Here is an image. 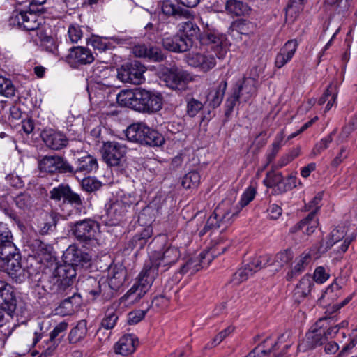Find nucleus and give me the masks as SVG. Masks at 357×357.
I'll use <instances>...</instances> for the list:
<instances>
[{"instance_id": "nucleus-1", "label": "nucleus", "mask_w": 357, "mask_h": 357, "mask_svg": "<svg viewBox=\"0 0 357 357\" xmlns=\"http://www.w3.org/2000/svg\"><path fill=\"white\" fill-rule=\"evenodd\" d=\"M116 100L121 105L146 114L160 111L163 105V97L160 93L141 87L121 91Z\"/></svg>"}, {"instance_id": "nucleus-2", "label": "nucleus", "mask_w": 357, "mask_h": 357, "mask_svg": "<svg viewBox=\"0 0 357 357\" xmlns=\"http://www.w3.org/2000/svg\"><path fill=\"white\" fill-rule=\"evenodd\" d=\"M76 275L71 265H59L50 274H43L38 285L49 294L62 296L70 289Z\"/></svg>"}, {"instance_id": "nucleus-3", "label": "nucleus", "mask_w": 357, "mask_h": 357, "mask_svg": "<svg viewBox=\"0 0 357 357\" xmlns=\"http://www.w3.org/2000/svg\"><path fill=\"white\" fill-rule=\"evenodd\" d=\"M257 80L252 77H244L238 81L228 93L225 102V115L229 117L237 105L248 102L257 94Z\"/></svg>"}, {"instance_id": "nucleus-4", "label": "nucleus", "mask_w": 357, "mask_h": 357, "mask_svg": "<svg viewBox=\"0 0 357 357\" xmlns=\"http://www.w3.org/2000/svg\"><path fill=\"white\" fill-rule=\"evenodd\" d=\"M126 135L130 142L153 147L161 146L165 143V138L162 134L142 123H133L128 126Z\"/></svg>"}, {"instance_id": "nucleus-5", "label": "nucleus", "mask_w": 357, "mask_h": 357, "mask_svg": "<svg viewBox=\"0 0 357 357\" xmlns=\"http://www.w3.org/2000/svg\"><path fill=\"white\" fill-rule=\"evenodd\" d=\"M7 250L0 256L2 266L13 281L20 284L26 278L25 268L21 263L20 252L15 245L8 247Z\"/></svg>"}, {"instance_id": "nucleus-6", "label": "nucleus", "mask_w": 357, "mask_h": 357, "mask_svg": "<svg viewBox=\"0 0 357 357\" xmlns=\"http://www.w3.org/2000/svg\"><path fill=\"white\" fill-rule=\"evenodd\" d=\"M181 257L179 248L176 245H166L162 250L155 252L150 258V263L145 264V267L149 271H156V276L158 275L160 268L161 271H167L174 265Z\"/></svg>"}, {"instance_id": "nucleus-7", "label": "nucleus", "mask_w": 357, "mask_h": 357, "mask_svg": "<svg viewBox=\"0 0 357 357\" xmlns=\"http://www.w3.org/2000/svg\"><path fill=\"white\" fill-rule=\"evenodd\" d=\"M213 244L208 249L201 252L198 257L191 258L183 264L180 269L182 274L190 272L195 273L201 267L208 266L214 257L225 252L227 245H222V241H213Z\"/></svg>"}, {"instance_id": "nucleus-8", "label": "nucleus", "mask_w": 357, "mask_h": 357, "mask_svg": "<svg viewBox=\"0 0 357 357\" xmlns=\"http://www.w3.org/2000/svg\"><path fill=\"white\" fill-rule=\"evenodd\" d=\"M229 202H222L214 210L212 215L208 218L204 227L199 233L200 236L208 231L222 228L225 230L232 223V218L236 213L231 211L228 207Z\"/></svg>"}, {"instance_id": "nucleus-9", "label": "nucleus", "mask_w": 357, "mask_h": 357, "mask_svg": "<svg viewBox=\"0 0 357 357\" xmlns=\"http://www.w3.org/2000/svg\"><path fill=\"white\" fill-rule=\"evenodd\" d=\"M156 277V271L154 272L153 270L151 272L144 266L138 276L137 282L121 299L130 300L131 303L137 302L149 291Z\"/></svg>"}, {"instance_id": "nucleus-10", "label": "nucleus", "mask_w": 357, "mask_h": 357, "mask_svg": "<svg viewBox=\"0 0 357 357\" xmlns=\"http://www.w3.org/2000/svg\"><path fill=\"white\" fill-rule=\"evenodd\" d=\"M38 167L40 172L50 174H68L73 172V166L64 157L59 155L43 156L38 160Z\"/></svg>"}, {"instance_id": "nucleus-11", "label": "nucleus", "mask_w": 357, "mask_h": 357, "mask_svg": "<svg viewBox=\"0 0 357 357\" xmlns=\"http://www.w3.org/2000/svg\"><path fill=\"white\" fill-rule=\"evenodd\" d=\"M50 198L56 202L63 200V204H69L74 206L76 214L80 215L83 206V200L81 196L73 191L68 184L61 183L50 191Z\"/></svg>"}, {"instance_id": "nucleus-12", "label": "nucleus", "mask_w": 357, "mask_h": 357, "mask_svg": "<svg viewBox=\"0 0 357 357\" xmlns=\"http://www.w3.org/2000/svg\"><path fill=\"white\" fill-rule=\"evenodd\" d=\"M70 231L77 241L89 244L95 239L98 223L90 218L78 220L70 225Z\"/></svg>"}, {"instance_id": "nucleus-13", "label": "nucleus", "mask_w": 357, "mask_h": 357, "mask_svg": "<svg viewBox=\"0 0 357 357\" xmlns=\"http://www.w3.org/2000/svg\"><path fill=\"white\" fill-rule=\"evenodd\" d=\"M144 66L137 61L126 63L117 69V77L122 82L140 84L145 80Z\"/></svg>"}, {"instance_id": "nucleus-14", "label": "nucleus", "mask_w": 357, "mask_h": 357, "mask_svg": "<svg viewBox=\"0 0 357 357\" xmlns=\"http://www.w3.org/2000/svg\"><path fill=\"white\" fill-rule=\"evenodd\" d=\"M43 18L36 13L31 11L14 10L9 18L11 25L17 26L24 30L30 31L38 29Z\"/></svg>"}, {"instance_id": "nucleus-15", "label": "nucleus", "mask_w": 357, "mask_h": 357, "mask_svg": "<svg viewBox=\"0 0 357 357\" xmlns=\"http://www.w3.org/2000/svg\"><path fill=\"white\" fill-rule=\"evenodd\" d=\"M79 285L86 294L92 296L93 300L101 296L103 301H108L113 297L112 291H107L108 286L105 281L101 282V280L90 276L83 280Z\"/></svg>"}, {"instance_id": "nucleus-16", "label": "nucleus", "mask_w": 357, "mask_h": 357, "mask_svg": "<svg viewBox=\"0 0 357 357\" xmlns=\"http://www.w3.org/2000/svg\"><path fill=\"white\" fill-rule=\"evenodd\" d=\"M126 148L117 142H107L104 143L102 148V157L103 160L111 167L119 166L124 158Z\"/></svg>"}, {"instance_id": "nucleus-17", "label": "nucleus", "mask_w": 357, "mask_h": 357, "mask_svg": "<svg viewBox=\"0 0 357 357\" xmlns=\"http://www.w3.org/2000/svg\"><path fill=\"white\" fill-rule=\"evenodd\" d=\"M328 321H330L329 318H320L311 328V330L306 333L305 342L307 349H314L327 342L322 329L328 326L330 324Z\"/></svg>"}, {"instance_id": "nucleus-18", "label": "nucleus", "mask_w": 357, "mask_h": 357, "mask_svg": "<svg viewBox=\"0 0 357 357\" xmlns=\"http://www.w3.org/2000/svg\"><path fill=\"white\" fill-rule=\"evenodd\" d=\"M68 324L62 321L58 324L50 333V337L45 342V346L38 357H50L53 355L59 344L61 342Z\"/></svg>"}, {"instance_id": "nucleus-19", "label": "nucleus", "mask_w": 357, "mask_h": 357, "mask_svg": "<svg viewBox=\"0 0 357 357\" xmlns=\"http://www.w3.org/2000/svg\"><path fill=\"white\" fill-rule=\"evenodd\" d=\"M186 61L189 66L198 68L203 73H207L216 65L215 56L210 53H189L186 55Z\"/></svg>"}, {"instance_id": "nucleus-20", "label": "nucleus", "mask_w": 357, "mask_h": 357, "mask_svg": "<svg viewBox=\"0 0 357 357\" xmlns=\"http://www.w3.org/2000/svg\"><path fill=\"white\" fill-rule=\"evenodd\" d=\"M192 80L189 73L176 67H172L165 75L167 86L173 89H183L185 84Z\"/></svg>"}, {"instance_id": "nucleus-21", "label": "nucleus", "mask_w": 357, "mask_h": 357, "mask_svg": "<svg viewBox=\"0 0 357 357\" xmlns=\"http://www.w3.org/2000/svg\"><path fill=\"white\" fill-rule=\"evenodd\" d=\"M64 257L68 263L63 265H71L75 271L76 267H89L91 264V257L75 246H70L66 251Z\"/></svg>"}, {"instance_id": "nucleus-22", "label": "nucleus", "mask_w": 357, "mask_h": 357, "mask_svg": "<svg viewBox=\"0 0 357 357\" xmlns=\"http://www.w3.org/2000/svg\"><path fill=\"white\" fill-rule=\"evenodd\" d=\"M162 47L172 52H185L192 47V42L187 37L177 33L174 36H167L162 40Z\"/></svg>"}, {"instance_id": "nucleus-23", "label": "nucleus", "mask_w": 357, "mask_h": 357, "mask_svg": "<svg viewBox=\"0 0 357 357\" xmlns=\"http://www.w3.org/2000/svg\"><path fill=\"white\" fill-rule=\"evenodd\" d=\"M203 39L206 43L213 45L212 49L215 52L216 56L220 59L225 58L227 54V38L226 36L219 33L218 31H209L204 34Z\"/></svg>"}, {"instance_id": "nucleus-24", "label": "nucleus", "mask_w": 357, "mask_h": 357, "mask_svg": "<svg viewBox=\"0 0 357 357\" xmlns=\"http://www.w3.org/2000/svg\"><path fill=\"white\" fill-rule=\"evenodd\" d=\"M0 305L9 315L14 312L17 305L13 287L3 280H0Z\"/></svg>"}, {"instance_id": "nucleus-25", "label": "nucleus", "mask_w": 357, "mask_h": 357, "mask_svg": "<svg viewBox=\"0 0 357 357\" xmlns=\"http://www.w3.org/2000/svg\"><path fill=\"white\" fill-rule=\"evenodd\" d=\"M94 60L91 52L84 47H73L66 56V61L73 67L91 63Z\"/></svg>"}, {"instance_id": "nucleus-26", "label": "nucleus", "mask_w": 357, "mask_h": 357, "mask_svg": "<svg viewBox=\"0 0 357 357\" xmlns=\"http://www.w3.org/2000/svg\"><path fill=\"white\" fill-rule=\"evenodd\" d=\"M41 137L46 146L55 151L63 149L68 143V139L64 134L52 129L43 130Z\"/></svg>"}, {"instance_id": "nucleus-27", "label": "nucleus", "mask_w": 357, "mask_h": 357, "mask_svg": "<svg viewBox=\"0 0 357 357\" xmlns=\"http://www.w3.org/2000/svg\"><path fill=\"white\" fill-rule=\"evenodd\" d=\"M133 53L137 57L160 62L165 59V55L160 47L151 45H138L133 48Z\"/></svg>"}, {"instance_id": "nucleus-28", "label": "nucleus", "mask_w": 357, "mask_h": 357, "mask_svg": "<svg viewBox=\"0 0 357 357\" xmlns=\"http://www.w3.org/2000/svg\"><path fill=\"white\" fill-rule=\"evenodd\" d=\"M139 344V340L134 334H125L114 345V351L122 356L132 354Z\"/></svg>"}, {"instance_id": "nucleus-29", "label": "nucleus", "mask_w": 357, "mask_h": 357, "mask_svg": "<svg viewBox=\"0 0 357 357\" xmlns=\"http://www.w3.org/2000/svg\"><path fill=\"white\" fill-rule=\"evenodd\" d=\"M127 271L125 268L122 266H114L110 268L109 271V278L107 284L108 290L112 291H117L124 284L126 278Z\"/></svg>"}, {"instance_id": "nucleus-30", "label": "nucleus", "mask_w": 357, "mask_h": 357, "mask_svg": "<svg viewBox=\"0 0 357 357\" xmlns=\"http://www.w3.org/2000/svg\"><path fill=\"white\" fill-rule=\"evenodd\" d=\"M133 204L132 201H126L124 197L120 200H116L106 205V213L108 217L114 220H119L125 215L128 209Z\"/></svg>"}, {"instance_id": "nucleus-31", "label": "nucleus", "mask_w": 357, "mask_h": 357, "mask_svg": "<svg viewBox=\"0 0 357 357\" xmlns=\"http://www.w3.org/2000/svg\"><path fill=\"white\" fill-rule=\"evenodd\" d=\"M298 47V43L296 40L287 41L280 49L276 55L275 65L278 68H281L288 63L294 55Z\"/></svg>"}, {"instance_id": "nucleus-32", "label": "nucleus", "mask_w": 357, "mask_h": 357, "mask_svg": "<svg viewBox=\"0 0 357 357\" xmlns=\"http://www.w3.org/2000/svg\"><path fill=\"white\" fill-rule=\"evenodd\" d=\"M314 280L311 275H305L294 290V298L295 301L300 303L307 297L314 287Z\"/></svg>"}, {"instance_id": "nucleus-33", "label": "nucleus", "mask_w": 357, "mask_h": 357, "mask_svg": "<svg viewBox=\"0 0 357 357\" xmlns=\"http://www.w3.org/2000/svg\"><path fill=\"white\" fill-rule=\"evenodd\" d=\"M76 164V167H73V172L68 174H75L77 172H82L86 174L96 171L98 168L96 158L91 155L79 158Z\"/></svg>"}, {"instance_id": "nucleus-34", "label": "nucleus", "mask_w": 357, "mask_h": 357, "mask_svg": "<svg viewBox=\"0 0 357 357\" xmlns=\"http://www.w3.org/2000/svg\"><path fill=\"white\" fill-rule=\"evenodd\" d=\"M329 236H331V239H333V241H335L336 243L344 239L343 243L341 245L340 249L337 250V253L338 254L344 253L347 250L351 241H353L356 238V236L354 234L350 236L345 237L346 229L344 227H337L335 228L330 233Z\"/></svg>"}, {"instance_id": "nucleus-35", "label": "nucleus", "mask_w": 357, "mask_h": 357, "mask_svg": "<svg viewBox=\"0 0 357 357\" xmlns=\"http://www.w3.org/2000/svg\"><path fill=\"white\" fill-rule=\"evenodd\" d=\"M227 87L226 80L221 81L216 89H212L207 95L206 102L212 108L219 107L223 100Z\"/></svg>"}, {"instance_id": "nucleus-36", "label": "nucleus", "mask_w": 357, "mask_h": 357, "mask_svg": "<svg viewBox=\"0 0 357 357\" xmlns=\"http://www.w3.org/2000/svg\"><path fill=\"white\" fill-rule=\"evenodd\" d=\"M162 10L164 14L174 16L176 19L185 18L189 20L191 16L188 10L181 8L169 1H166L163 3Z\"/></svg>"}, {"instance_id": "nucleus-37", "label": "nucleus", "mask_w": 357, "mask_h": 357, "mask_svg": "<svg viewBox=\"0 0 357 357\" xmlns=\"http://www.w3.org/2000/svg\"><path fill=\"white\" fill-rule=\"evenodd\" d=\"M153 235V228L149 225L144 228L142 231L136 234L132 237V238L130 241L129 246L132 248H136L137 250H141L144 248V247L147 243L148 240Z\"/></svg>"}, {"instance_id": "nucleus-38", "label": "nucleus", "mask_w": 357, "mask_h": 357, "mask_svg": "<svg viewBox=\"0 0 357 357\" xmlns=\"http://www.w3.org/2000/svg\"><path fill=\"white\" fill-rule=\"evenodd\" d=\"M225 10L230 15L241 16L249 13L250 7L241 0H227L225 3Z\"/></svg>"}, {"instance_id": "nucleus-39", "label": "nucleus", "mask_w": 357, "mask_h": 357, "mask_svg": "<svg viewBox=\"0 0 357 357\" xmlns=\"http://www.w3.org/2000/svg\"><path fill=\"white\" fill-rule=\"evenodd\" d=\"M117 306L118 305L116 303H113L111 306L107 309L105 317L101 321L102 328L109 330L112 329L116 326L119 319V313L116 310Z\"/></svg>"}, {"instance_id": "nucleus-40", "label": "nucleus", "mask_w": 357, "mask_h": 357, "mask_svg": "<svg viewBox=\"0 0 357 357\" xmlns=\"http://www.w3.org/2000/svg\"><path fill=\"white\" fill-rule=\"evenodd\" d=\"M87 334L86 321L81 320L71 329L68 340L71 344H75L83 340Z\"/></svg>"}, {"instance_id": "nucleus-41", "label": "nucleus", "mask_w": 357, "mask_h": 357, "mask_svg": "<svg viewBox=\"0 0 357 357\" xmlns=\"http://www.w3.org/2000/svg\"><path fill=\"white\" fill-rule=\"evenodd\" d=\"M255 26L254 23L243 19L236 20L231 24L229 31L232 33L236 31L241 34L249 35L253 33Z\"/></svg>"}, {"instance_id": "nucleus-42", "label": "nucleus", "mask_w": 357, "mask_h": 357, "mask_svg": "<svg viewBox=\"0 0 357 357\" xmlns=\"http://www.w3.org/2000/svg\"><path fill=\"white\" fill-rule=\"evenodd\" d=\"M310 260V256L309 254H303L301 255L300 259L294 267L287 273L286 275L287 280L291 281L298 277L302 272L304 271L305 268Z\"/></svg>"}, {"instance_id": "nucleus-43", "label": "nucleus", "mask_w": 357, "mask_h": 357, "mask_svg": "<svg viewBox=\"0 0 357 357\" xmlns=\"http://www.w3.org/2000/svg\"><path fill=\"white\" fill-rule=\"evenodd\" d=\"M110 73L111 70L107 66L98 63L93 67L92 77L97 83L106 84L105 81L110 76Z\"/></svg>"}, {"instance_id": "nucleus-44", "label": "nucleus", "mask_w": 357, "mask_h": 357, "mask_svg": "<svg viewBox=\"0 0 357 357\" xmlns=\"http://www.w3.org/2000/svg\"><path fill=\"white\" fill-rule=\"evenodd\" d=\"M337 98L336 86L330 84L324 92V95L319 98V104L320 105H324L326 101L327 105L325 108V112L331 109L333 105Z\"/></svg>"}, {"instance_id": "nucleus-45", "label": "nucleus", "mask_w": 357, "mask_h": 357, "mask_svg": "<svg viewBox=\"0 0 357 357\" xmlns=\"http://www.w3.org/2000/svg\"><path fill=\"white\" fill-rule=\"evenodd\" d=\"M180 31H182V36L187 37L194 43L193 38H197L199 33V28L193 22L188 20L181 24Z\"/></svg>"}, {"instance_id": "nucleus-46", "label": "nucleus", "mask_w": 357, "mask_h": 357, "mask_svg": "<svg viewBox=\"0 0 357 357\" xmlns=\"http://www.w3.org/2000/svg\"><path fill=\"white\" fill-rule=\"evenodd\" d=\"M14 202L19 209L26 212L32 208L34 200L30 195L21 193L15 197Z\"/></svg>"}, {"instance_id": "nucleus-47", "label": "nucleus", "mask_w": 357, "mask_h": 357, "mask_svg": "<svg viewBox=\"0 0 357 357\" xmlns=\"http://www.w3.org/2000/svg\"><path fill=\"white\" fill-rule=\"evenodd\" d=\"M201 176L197 171L186 174L182 178L181 185L186 189L196 188L200 183Z\"/></svg>"}, {"instance_id": "nucleus-48", "label": "nucleus", "mask_w": 357, "mask_h": 357, "mask_svg": "<svg viewBox=\"0 0 357 357\" xmlns=\"http://www.w3.org/2000/svg\"><path fill=\"white\" fill-rule=\"evenodd\" d=\"M16 91V87L10 79L0 75V94L6 98H12L15 96Z\"/></svg>"}, {"instance_id": "nucleus-49", "label": "nucleus", "mask_w": 357, "mask_h": 357, "mask_svg": "<svg viewBox=\"0 0 357 357\" xmlns=\"http://www.w3.org/2000/svg\"><path fill=\"white\" fill-rule=\"evenodd\" d=\"M186 114L192 118L195 117L204 108V103L193 98H186Z\"/></svg>"}, {"instance_id": "nucleus-50", "label": "nucleus", "mask_w": 357, "mask_h": 357, "mask_svg": "<svg viewBox=\"0 0 357 357\" xmlns=\"http://www.w3.org/2000/svg\"><path fill=\"white\" fill-rule=\"evenodd\" d=\"M38 35L40 39L41 46L44 50L55 55L59 54L57 45L52 36L45 35L43 31H40Z\"/></svg>"}, {"instance_id": "nucleus-51", "label": "nucleus", "mask_w": 357, "mask_h": 357, "mask_svg": "<svg viewBox=\"0 0 357 357\" xmlns=\"http://www.w3.org/2000/svg\"><path fill=\"white\" fill-rule=\"evenodd\" d=\"M256 270L252 267L251 264L245 265L244 267L238 269L233 275V281L236 284H239L246 280L249 276L252 275Z\"/></svg>"}, {"instance_id": "nucleus-52", "label": "nucleus", "mask_w": 357, "mask_h": 357, "mask_svg": "<svg viewBox=\"0 0 357 357\" xmlns=\"http://www.w3.org/2000/svg\"><path fill=\"white\" fill-rule=\"evenodd\" d=\"M293 252L290 249L280 251L273 259V265L282 267L293 259Z\"/></svg>"}, {"instance_id": "nucleus-53", "label": "nucleus", "mask_w": 357, "mask_h": 357, "mask_svg": "<svg viewBox=\"0 0 357 357\" xmlns=\"http://www.w3.org/2000/svg\"><path fill=\"white\" fill-rule=\"evenodd\" d=\"M282 173L275 171H269L266 173V177L263 181L264 185L268 188H275L278 190V187L282 181Z\"/></svg>"}, {"instance_id": "nucleus-54", "label": "nucleus", "mask_w": 357, "mask_h": 357, "mask_svg": "<svg viewBox=\"0 0 357 357\" xmlns=\"http://www.w3.org/2000/svg\"><path fill=\"white\" fill-rule=\"evenodd\" d=\"M81 303L82 298L80 295L74 293L73 296L65 298L61 303L60 307L66 309L69 313L74 311V307H78Z\"/></svg>"}, {"instance_id": "nucleus-55", "label": "nucleus", "mask_w": 357, "mask_h": 357, "mask_svg": "<svg viewBox=\"0 0 357 357\" xmlns=\"http://www.w3.org/2000/svg\"><path fill=\"white\" fill-rule=\"evenodd\" d=\"M82 188L86 192H94L102 187V183L94 177H87L82 181Z\"/></svg>"}, {"instance_id": "nucleus-56", "label": "nucleus", "mask_w": 357, "mask_h": 357, "mask_svg": "<svg viewBox=\"0 0 357 357\" xmlns=\"http://www.w3.org/2000/svg\"><path fill=\"white\" fill-rule=\"evenodd\" d=\"M252 267L256 270L261 269L266 266L273 265V257L270 255H264L255 259L251 263Z\"/></svg>"}, {"instance_id": "nucleus-57", "label": "nucleus", "mask_w": 357, "mask_h": 357, "mask_svg": "<svg viewBox=\"0 0 357 357\" xmlns=\"http://www.w3.org/2000/svg\"><path fill=\"white\" fill-rule=\"evenodd\" d=\"M335 132L336 129L317 143L313 149V153L316 155L320 154L324 150L326 149L328 147L329 144L333 141V137Z\"/></svg>"}, {"instance_id": "nucleus-58", "label": "nucleus", "mask_w": 357, "mask_h": 357, "mask_svg": "<svg viewBox=\"0 0 357 357\" xmlns=\"http://www.w3.org/2000/svg\"><path fill=\"white\" fill-rule=\"evenodd\" d=\"M149 307H147L145 310H137L132 311L128 314V322L129 324H136L142 320L149 310Z\"/></svg>"}, {"instance_id": "nucleus-59", "label": "nucleus", "mask_w": 357, "mask_h": 357, "mask_svg": "<svg viewBox=\"0 0 357 357\" xmlns=\"http://www.w3.org/2000/svg\"><path fill=\"white\" fill-rule=\"evenodd\" d=\"M326 317L330 319V321H328V322L330 324L327 328L322 329V332H323L324 335L325 336L326 340H328L329 338H334L335 337V335L339 332V330L340 328V325L332 326V324H333V318L328 317Z\"/></svg>"}, {"instance_id": "nucleus-60", "label": "nucleus", "mask_w": 357, "mask_h": 357, "mask_svg": "<svg viewBox=\"0 0 357 357\" xmlns=\"http://www.w3.org/2000/svg\"><path fill=\"white\" fill-rule=\"evenodd\" d=\"M300 147L294 148L287 155L283 156L279 161L278 166L282 167L291 162L294 159L300 155Z\"/></svg>"}, {"instance_id": "nucleus-61", "label": "nucleus", "mask_w": 357, "mask_h": 357, "mask_svg": "<svg viewBox=\"0 0 357 357\" xmlns=\"http://www.w3.org/2000/svg\"><path fill=\"white\" fill-rule=\"evenodd\" d=\"M169 303V299L165 295H158L154 297L151 302V305L148 307H155L158 310H164Z\"/></svg>"}, {"instance_id": "nucleus-62", "label": "nucleus", "mask_w": 357, "mask_h": 357, "mask_svg": "<svg viewBox=\"0 0 357 357\" xmlns=\"http://www.w3.org/2000/svg\"><path fill=\"white\" fill-rule=\"evenodd\" d=\"M256 195V190L252 186H249L241 196L240 204L242 207L247 206L251 201H252Z\"/></svg>"}, {"instance_id": "nucleus-63", "label": "nucleus", "mask_w": 357, "mask_h": 357, "mask_svg": "<svg viewBox=\"0 0 357 357\" xmlns=\"http://www.w3.org/2000/svg\"><path fill=\"white\" fill-rule=\"evenodd\" d=\"M305 1V0H289L286 7L287 14L298 13L303 8V4Z\"/></svg>"}, {"instance_id": "nucleus-64", "label": "nucleus", "mask_w": 357, "mask_h": 357, "mask_svg": "<svg viewBox=\"0 0 357 357\" xmlns=\"http://www.w3.org/2000/svg\"><path fill=\"white\" fill-rule=\"evenodd\" d=\"M329 278V274L326 272L325 268L323 266L317 267L312 277L314 282L322 284L326 282Z\"/></svg>"}]
</instances>
